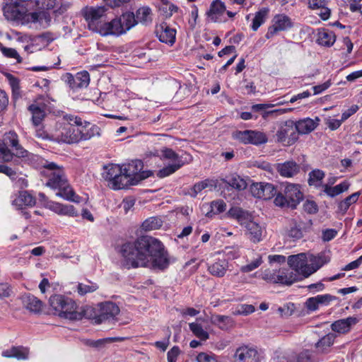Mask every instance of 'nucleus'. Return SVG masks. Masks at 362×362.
Wrapping results in <instances>:
<instances>
[{
    "instance_id": "6",
    "label": "nucleus",
    "mask_w": 362,
    "mask_h": 362,
    "mask_svg": "<svg viewBox=\"0 0 362 362\" xmlns=\"http://www.w3.org/2000/svg\"><path fill=\"white\" fill-rule=\"evenodd\" d=\"M49 303L54 311V315L61 318L79 320L83 317L82 313L77 310L76 303L69 297L55 294L50 296Z\"/></svg>"
},
{
    "instance_id": "42",
    "label": "nucleus",
    "mask_w": 362,
    "mask_h": 362,
    "mask_svg": "<svg viewBox=\"0 0 362 362\" xmlns=\"http://www.w3.org/2000/svg\"><path fill=\"white\" fill-rule=\"evenodd\" d=\"M98 288V285L96 283L86 281L78 283L77 286V292L81 296H84L86 293L95 291Z\"/></svg>"
},
{
    "instance_id": "51",
    "label": "nucleus",
    "mask_w": 362,
    "mask_h": 362,
    "mask_svg": "<svg viewBox=\"0 0 362 362\" xmlns=\"http://www.w3.org/2000/svg\"><path fill=\"white\" fill-rule=\"evenodd\" d=\"M255 310V308L252 305L241 304L236 308V309L233 312V313L235 315H247L249 314L254 313Z\"/></svg>"
},
{
    "instance_id": "9",
    "label": "nucleus",
    "mask_w": 362,
    "mask_h": 362,
    "mask_svg": "<svg viewBox=\"0 0 362 362\" xmlns=\"http://www.w3.org/2000/svg\"><path fill=\"white\" fill-rule=\"evenodd\" d=\"M151 155L159 157L163 160H168L171 162L157 172L156 175L159 178H164L173 174L185 165L182 158L172 148L163 147L160 150L151 151Z\"/></svg>"
},
{
    "instance_id": "22",
    "label": "nucleus",
    "mask_w": 362,
    "mask_h": 362,
    "mask_svg": "<svg viewBox=\"0 0 362 362\" xmlns=\"http://www.w3.org/2000/svg\"><path fill=\"white\" fill-rule=\"evenodd\" d=\"M336 41V35L334 33L326 28L318 29L317 34V42L318 45L330 47Z\"/></svg>"
},
{
    "instance_id": "43",
    "label": "nucleus",
    "mask_w": 362,
    "mask_h": 362,
    "mask_svg": "<svg viewBox=\"0 0 362 362\" xmlns=\"http://www.w3.org/2000/svg\"><path fill=\"white\" fill-rule=\"evenodd\" d=\"M249 138L250 144L254 145H260L267 141L266 134L259 131L250 130Z\"/></svg>"
},
{
    "instance_id": "21",
    "label": "nucleus",
    "mask_w": 362,
    "mask_h": 362,
    "mask_svg": "<svg viewBox=\"0 0 362 362\" xmlns=\"http://www.w3.org/2000/svg\"><path fill=\"white\" fill-rule=\"evenodd\" d=\"M226 11L225 4L221 0H214L210 5L209 10L206 12L208 18L212 22L221 21V17Z\"/></svg>"
},
{
    "instance_id": "12",
    "label": "nucleus",
    "mask_w": 362,
    "mask_h": 362,
    "mask_svg": "<svg viewBox=\"0 0 362 362\" xmlns=\"http://www.w3.org/2000/svg\"><path fill=\"white\" fill-rule=\"evenodd\" d=\"M277 141L286 146L293 144L298 139V134L293 120L286 121L276 132Z\"/></svg>"
},
{
    "instance_id": "54",
    "label": "nucleus",
    "mask_w": 362,
    "mask_h": 362,
    "mask_svg": "<svg viewBox=\"0 0 362 362\" xmlns=\"http://www.w3.org/2000/svg\"><path fill=\"white\" fill-rule=\"evenodd\" d=\"M249 134L250 130L235 131L233 133V138L243 144H250Z\"/></svg>"
},
{
    "instance_id": "30",
    "label": "nucleus",
    "mask_w": 362,
    "mask_h": 362,
    "mask_svg": "<svg viewBox=\"0 0 362 362\" xmlns=\"http://www.w3.org/2000/svg\"><path fill=\"white\" fill-rule=\"evenodd\" d=\"M80 131L79 141L90 140L95 136H100V128L95 124H89L86 129L78 127Z\"/></svg>"
},
{
    "instance_id": "37",
    "label": "nucleus",
    "mask_w": 362,
    "mask_h": 362,
    "mask_svg": "<svg viewBox=\"0 0 362 362\" xmlns=\"http://www.w3.org/2000/svg\"><path fill=\"white\" fill-rule=\"evenodd\" d=\"M361 192H356L345 198L343 201L339 203L338 210L341 214H344L349 209V206L358 201Z\"/></svg>"
},
{
    "instance_id": "48",
    "label": "nucleus",
    "mask_w": 362,
    "mask_h": 362,
    "mask_svg": "<svg viewBox=\"0 0 362 362\" xmlns=\"http://www.w3.org/2000/svg\"><path fill=\"white\" fill-rule=\"evenodd\" d=\"M334 338V334L332 333L324 336L316 344L317 348L321 349L322 351H325L327 347L333 344Z\"/></svg>"
},
{
    "instance_id": "19",
    "label": "nucleus",
    "mask_w": 362,
    "mask_h": 362,
    "mask_svg": "<svg viewBox=\"0 0 362 362\" xmlns=\"http://www.w3.org/2000/svg\"><path fill=\"white\" fill-rule=\"evenodd\" d=\"M308 271L317 272L330 261V257L322 252L317 255L308 253Z\"/></svg>"
},
{
    "instance_id": "25",
    "label": "nucleus",
    "mask_w": 362,
    "mask_h": 362,
    "mask_svg": "<svg viewBox=\"0 0 362 362\" xmlns=\"http://www.w3.org/2000/svg\"><path fill=\"white\" fill-rule=\"evenodd\" d=\"M23 307L33 313H39L42 308V302L37 297L30 293L23 295L21 297Z\"/></svg>"
},
{
    "instance_id": "15",
    "label": "nucleus",
    "mask_w": 362,
    "mask_h": 362,
    "mask_svg": "<svg viewBox=\"0 0 362 362\" xmlns=\"http://www.w3.org/2000/svg\"><path fill=\"white\" fill-rule=\"evenodd\" d=\"M240 362H259L257 349L251 346L242 345L238 347L234 355Z\"/></svg>"
},
{
    "instance_id": "18",
    "label": "nucleus",
    "mask_w": 362,
    "mask_h": 362,
    "mask_svg": "<svg viewBox=\"0 0 362 362\" xmlns=\"http://www.w3.org/2000/svg\"><path fill=\"white\" fill-rule=\"evenodd\" d=\"M68 83L74 90L87 88L90 83V75L86 71L77 73L75 76L67 74Z\"/></svg>"
},
{
    "instance_id": "35",
    "label": "nucleus",
    "mask_w": 362,
    "mask_h": 362,
    "mask_svg": "<svg viewBox=\"0 0 362 362\" xmlns=\"http://www.w3.org/2000/svg\"><path fill=\"white\" fill-rule=\"evenodd\" d=\"M269 11L267 8H262L255 13L251 25L252 30L257 31L258 28L265 23L268 17Z\"/></svg>"
},
{
    "instance_id": "41",
    "label": "nucleus",
    "mask_w": 362,
    "mask_h": 362,
    "mask_svg": "<svg viewBox=\"0 0 362 362\" xmlns=\"http://www.w3.org/2000/svg\"><path fill=\"white\" fill-rule=\"evenodd\" d=\"M163 225V221L158 217H150L145 220L142 225V229L148 231L160 228Z\"/></svg>"
},
{
    "instance_id": "24",
    "label": "nucleus",
    "mask_w": 362,
    "mask_h": 362,
    "mask_svg": "<svg viewBox=\"0 0 362 362\" xmlns=\"http://www.w3.org/2000/svg\"><path fill=\"white\" fill-rule=\"evenodd\" d=\"M319 121L318 117L315 119L307 117L295 122L298 134H305L311 132L317 127Z\"/></svg>"
},
{
    "instance_id": "57",
    "label": "nucleus",
    "mask_w": 362,
    "mask_h": 362,
    "mask_svg": "<svg viewBox=\"0 0 362 362\" xmlns=\"http://www.w3.org/2000/svg\"><path fill=\"white\" fill-rule=\"evenodd\" d=\"M182 351L177 346H174L167 353L168 362H177L179 356L181 354Z\"/></svg>"
},
{
    "instance_id": "62",
    "label": "nucleus",
    "mask_w": 362,
    "mask_h": 362,
    "mask_svg": "<svg viewBox=\"0 0 362 362\" xmlns=\"http://www.w3.org/2000/svg\"><path fill=\"white\" fill-rule=\"evenodd\" d=\"M0 173L6 175L11 180H16L18 177V173L15 170L3 164H0Z\"/></svg>"
},
{
    "instance_id": "40",
    "label": "nucleus",
    "mask_w": 362,
    "mask_h": 362,
    "mask_svg": "<svg viewBox=\"0 0 362 362\" xmlns=\"http://www.w3.org/2000/svg\"><path fill=\"white\" fill-rule=\"evenodd\" d=\"M189 327L193 334L201 341H206L209 339V333L203 329L200 324L192 322L189 324Z\"/></svg>"
},
{
    "instance_id": "1",
    "label": "nucleus",
    "mask_w": 362,
    "mask_h": 362,
    "mask_svg": "<svg viewBox=\"0 0 362 362\" xmlns=\"http://www.w3.org/2000/svg\"><path fill=\"white\" fill-rule=\"evenodd\" d=\"M120 253L127 259L128 269L165 270L173 262L163 243L149 235H141L134 242L124 243Z\"/></svg>"
},
{
    "instance_id": "23",
    "label": "nucleus",
    "mask_w": 362,
    "mask_h": 362,
    "mask_svg": "<svg viewBox=\"0 0 362 362\" xmlns=\"http://www.w3.org/2000/svg\"><path fill=\"white\" fill-rule=\"evenodd\" d=\"M358 319L355 317H349L344 319L339 320L334 322L332 325V329L338 333L348 332L351 326L358 322Z\"/></svg>"
},
{
    "instance_id": "16",
    "label": "nucleus",
    "mask_w": 362,
    "mask_h": 362,
    "mask_svg": "<svg viewBox=\"0 0 362 362\" xmlns=\"http://www.w3.org/2000/svg\"><path fill=\"white\" fill-rule=\"evenodd\" d=\"M45 206L60 216L77 217L78 213L73 205L63 204L56 202H47Z\"/></svg>"
},
{
    "instance_id": "59",
    "label": "nucleus",
    "mask_w": 362,
    "mask_h": 362,
    "mask_svg": "<svg viewBox=\"0 0 362 362\" xmlns=\"http://www.w3.org/2000/svg\"><path fill=\"white\" fill-rule=\"evenodd\" d=\"M305 305L309 311L317 310L320 305L317 296L308 298Z\"/></svg>"
},
{
    "instance_id": "26",
    "label": "nucleus",
    "mask_w": 362,
    "mask_h": 362,
    "mask_svg": "<svg viewBox=\"0 0 362 362\" xmlns=\"http://www.w3.org/2000/svg\"><path fill=\"white\" fill-rule=\"evenodd\" d=\"M35 204V198L27 191L19 192L17 197L13 201V205L18 209L23 206H33Z\"/></svg>"
},
{
    "instance_id": "46",
    "label": "nucleus",
    "mask_w": 362,
    "mask_h": 362,
    "mask_svg": "<svg viewBox=\"0 0 362 362\" xmlns=\"http://www.w3.org/2000/svg\"><path fill=\"white\" fill-rule=\"evenodd\" d=\"M16 156V151L0 142V162H9Z\"/></svg>"
},
{
    "instance_id": "44",
    "label": "nucleus",
    "mask_w": 362,
    "mask_h": 362,
    "mask_svg": "<svg viewBox=\"0 0 362 362\" xmlns=\"http://www.w3.org/2000/svg\"><path fill=\"white\" fill-rule=\"evenodd\" d=\"M214 186V183L213 180H204L203 181L196 183L191 189V192L189 194L191 197H195L203 189L208 187H212Z\"/></svg>"
},
{
    "instance_id": "10",
    "label": "nucleus",
    "mask_w": 362,
    "mask_h": 362,
    "mask_svg": "<svg viewBox=\"0 0 362 362\" xmlns=\"http://www.w3.org/2000/svg\"><path fill=\"white\" fill-rule=\"evenodd\" d=\"M313 273H259L258 276L269 283L291 285L296 281L308 278Z\"/></svg>"
},
{
    "instance_id": "4",
    "label": "nucleus",
    "mask_w": 362,
    "mask_h": 362,
    "mask_svg": "<svg viewBox=\"0 0 362 362\" xmlns=\"http://www.w3.org/2000/svg\"><path fill=\"white\" fill-rule=\"evenodd\" d=\"M64 122H59L51 133V140L57 143L73 144L79 142L80 131L78 127L86 128L90 122L83 121L76 115L66 114L64 115Z\"/></svg>"
},
{
    "instance_id": "31",
    "label": "nucleus",
    "mask_w": 362,
    "mask_h": 362,
    "mask_svg": "<svg viewBox=\"0 0 362 362\" xmlns=\"http://www.w3.org/2000/svg\"><path fill=\"white\" fill-rule=\"evenodd\" d=\"M228 216L237 220L242 226L250 221V214L240 207H232L228 212Z\"/></svg>"
},
{
    "instance_id": "53",
    "label": "nucleus",
    "mask_w": 362,
    "mask_h": 362,
    "mask_svg": "<svg viewBox=\"0 0 362 362\" xmlns=\"http://www.w3.org/2000/svg\"><path fill=\"white\" fill-rule=\"evenodd\" d=\"M295 310V305L293 303H286L283 306L278 308L277 311L280 316L282 317H288L291 316Z\"/></svg>"
},
{
    "instance_id": "29",
    "label": "nucleus",
    "mask_w": 362,
    "mask_h": 362,
    "mask_svg": "<svg viewBox=\"0 0 362 362\" xmlns=\"http://www.w3.org/2000/svg\"><path fill=\"white\" fill-rule=\"evenodd\" d=\"M249 238L254 243H258L262 240V228L257 223L250 221L245 226Z\"/></svg>"
},
{
    "instance_id": "8",
    "label": "nucleus",
    "mask_w": 362,
    "mask_h": 362,
    "mask_svg": "<svg viewBox=\"0 0 362 362\" xmlns=\"http://www.w3.org/2000/svg\"><path fill=\"white\" fill-rule=\"evenodd\" d=\"M284 194L279 193L274 198V203L281 208L296 209L303 199V194L300 185L286 182L283 185Z\"/></svg>"
},
{
    "instance_id": "64",
    "label": "nucleus",
    "mask_w": 362,
    "mask_h": 362,
    "mask_svg": "<svg viewBox=\"0 0 362 362\" xmlns=\"http://www.w3.org/2000/svg\"><path fill=\"white\" fill-rule=\"evenodd\" d=\"M263 183L264 182H258L251 185L250 190L254 197L262 199V189H263Z\"/></svg>"
},
{
    "instance_id": "61",
    "label": "nucleus",
    "mask_w": 362,
    "mask_h": 362,
    "mask_svg": "<svg viewBox=\"0 0 362 362\" xmlns=\"http://www.w3.org/2000/svg\"><path fill=\"white\" fill-rule=\"evenodd\" d=\"M344 121L341 118V119H337L334 118H327L325 119V124L331 129L336 130L342 124Z\"/></svg>"
},
{
    "instance_id": "2",
    "label": "nucleus",
    "mask_w": 362,
    "mask_h": 362,
    "mask_svg": "<svg viewBox=\"0 0 362 362\" xmlns=\"http://www.w3.org/2000/svg\"><path fill=\"white\" fill-rule=\"evenodd\" d=\"M1 143L8 148L11 147L13 151H16V157L28 158L37 162V167L42 168L40 174L47 178L46 185L57 191L56 196L75 203L81 202V197L75 193L69 185L63 168L39 156L29 153L20 145L18 136L15 132L10 131L6 133Z\"/></svg>"
},
{
    "instance_id": "28",
    "label": "nucleus",
    "mask_w": 362,
    "mask_h": 362,
    "mask_svg": "<svg viewBox=\"0 0 362 362\" xmlns=\"http://www.w3.org/2000/svg\"><path fill=\"white\" fill-rule=\"evenodd\" d=\"M29 350L23 346H13L2 352V356L6 358H15L18 360H25L28 358Z\"/></svg>"
},
{
    "instance_id": "52",
    "label": "nucleus",
    "mask_w": 362,
    "mask_h": 362,
    "mask_svg": "<svg viewBox=\"0 0 362 362\" xmlns=\"http://www.w3.org/2000/svg\"><path fill=\"white\" fill-rule=\"evenodd\" d=\"M196 361L197 362H220L217 356L211 352H200L197 354Z\"/></svg>"
},
{
    "instance_id": "45",
    "label": "nucleus",
    "mask_w": 362,
    "mask_h": 362,
    "mask_svg": "<svg viewBox=\"0 0 362 362\" xmlns=\"http://www.w3.org/2000/svg\"><path fill=\"white\" fill-rule=\"evenodd\" d=\"M325 177V173L320 170H314L309 173L308 183L310 185L319 187Z\"/></svg>"
},
{
    "instance_id": "47",
    "label": "nucleus",
    "mask_w": 362,
    "mask_h": 362,
    "mask_svg": "<svg viewBox=\"0 0 362 362\" xmlns=\"http://www.w3.org/2000/svg\"><path fill=\"white\" fill-rule=\"evenodd\" d=\"M6 76L11 88L13 97L18 98L20 96V81L18 78L11 74H6Z\"/></svg>"
},
{
    "instance_id": "50",
    "label": "nucleus",
    "mask_w": 362,
    "mask_h": 362,
    "mask_svg": "<svg viewBox=\"0 0 362 362\" xmlns=\"http://www.w3.org/2000/svg\"><path fill=\"white\" fill-rule=\"evenodd\" d=\"M0 50L5 57L15 59L18 62H21V58L15 49L6 47L0 42Z\"/></svg>"
},
{
    "instance_id": "27",
    "label": "nucleus",
    "mask_w": 362,
    "mask_h": 362,
    "mask_svg": "<svg viewBox=\"0 0 362 362\" xmlns=\"http://www.w3.org/2000/svg\"><path fill=\"white\" fill-rule=\"evenodd\" d=\"M277 170L279 174L285 177H291L299 171V167L294 161H286L277 165Z\"/></svg>"
},
{
    "instance_id": "49",
    "label": "nucleus",
    "mask_w": 362,
    "mask_h": 362,
    "mask_svg": "<svg viewBox=\"0 0 362 362\" xmlns=\"http://www.w3.org/2000/svg\"><path fill=\"white\" fill-rule=\"evenodd\" d=\"M262 199H269L276 194V188L272 183L264 182Z\"/></svg>"
},
{
    "instance_id": "39",
    "label": "nucleus",
    "mask_w": 362,
    "mask_h": 362,
    "mask_svg": "<svg viewBox=\"0 0 362 362\" xmlns=\"http://www.w3.org/2000/svg\"><path fill=\"white\" fill-rule=\"evenodd\" d=\"M135 18L138 23H141L144 24H147L150 22H151V11L148 7H141L139 8L136 12Z\"/></svg>"
},
{
    "instance_id": "55",
    "label": "nucleus",
    "mask_w": 362,
    "mask_h": 362,
    "mask_svg": "<svg viewBox=\"0 0 362 362\" xmlns=\"http://www.w3.org/2000/svg\"><path fill=\"white\" fill-rule=\"evenodd\" d=\"M171 336V331L169 328L165 330V338L162 341H157L155 342L154 346L158 349L165 351L170 344V338Z\"/></svg>"
},
{
    "instance_id": "11",
    "label": "nucleus",
    "mask_w": 362,
    "mask_h": 362,
    "mask_svg": "<svg viewBox=\"0 0 362 362\" xmlns=\"http://www.w3.org/2000/svg\"><path fill=\"white\" fill-rule=\"evenodd\" d=\"M137 23L135 16L132 12H127L119 18L110 21L109 35H120L125 33Z\"/></svg>"
},
{
    "instance_id": "38",
    "label": "nucleus",
    "mask_w": 362,
    "mask_h": 362,
    "mask_svg": "<svg viewBox=\"0 0 362 362\" xmlns=\"http://www.w3.org/2000/svg\"><path fill=\"white\" fill-rule=\"evenodd\" d=\"M349 184L347 182H343L334 187H329L327 185H324V192L329 196L334 197L346 190H348Z\"/></svg>"
},
{
    "instance_id": "20",
    "label": "nucleus",
    "mask_w": 362,
    "mask_h": 362,
    "mask_svg": "<svg viewBox=\"0 0 362 362\" xmlns=\"http://www.w3.org/2000/svg\"><path fill=\"white\" fill-rule=\"evenodd\" d=\"M308 258V253L301 252L288 256L287 263L294 272H307Z\"/></svg>"
},
{
    "instance_id": "36",
    "label": "nucleus",
    "mask_w": 362,
    "mask_h": 362,
    "mask_svg": "<svg viewBox=\"0 0 362 362\" xmlns=\"http://www.w3.org/2000/svg\"><path fill=\"white\" fill-rule=\"evenodd\" d=\"M225 182L231 187L240 191L245 189L247 186L246 180L235 174L227 177Z\"/></svg>"
},
{
    "instance_id": "3",
    "label": "nucleus",
    "mask_w": 362,
    "mask_h": 362,
    "mask_svg": "<svg viewBox=\"0 0 362 362\" xmlns=\"http://www.w3.org/2000/svg\"><path fill=\"white\" fill-rule=\"evenodd\" d=\"M3 13L8 21L37 23L41 28H46L50 25L51 17L48 12L40 11L28 13L27 8L19 4L17 0L15 2H6L3 6Z\"/></svg>"
},
{
    "instance_id": "7",
    "label": "nucleus",
    "mask_w": 362,
    "mask_h": 362,
    "mask_svg": "<svg viewBox=\"0 0 362 362\" xmlns=\"http://www.w3.org/2000/svg\"><path fill=\"white\" fill-rule=\"evenodd\" d=\"M106 8L104 6H87L82 11L89 29L103 36L109 35L110 29V22H105L103 20Z\"/></svg>"
},
{
    "instance_id": "58",
    "label": "nucleus",
    "mask_w": 362,
    "mask_h": 362,
    "mask_svg": "<svg viewBox=\"0 0 362 362\" xmlns=\"http://www.w3.org/2000/svg\"><path fill=\"white\" fill-rule=\"evenodd\" d=\"M13 293L12 288L7 283L0 284V299L8 298Z\"/></svg>"
},
{
    "instance_id": "56",
    "label": "nucleus",
    "mask_w": 362,
    "mask_h": 362,
    "mask_svg": "<svg viewBox=\"0 0 362 362\" xmlns=\"http://www.w3.org/2000/svg\"><path fill=\"white\" fill-rule=\"evenodd\" d=\"M211 212L214 214H218L224 211L226 209V204L223 200L213 201L211 203Z\"/></svg>"
},
{
    "instance_id": "5",
    "label": "nucleus",
    "mask_w": 362,
    "mask_h": 362,
    "mask_svg": "<svg viewBox=\"0 0 362 362\" xmlns=\"http://www.w3.org/2000/svg\"><path fill=\"white\" fill-rule=\"evenodd\" d=\"M143 163L141 160H134L125 165L122 173L117 176L109 187L115 190L128 188L129 186L136 185L141 180L151 175L149 171H142Z\"/></svg>"
},
{
    "instance_id": "34",
    "label": "nucleus",
    "mask_w": 362,
    "mask_h": 362,
    "mask_svg": "<svg viewBox=\"0 0 362 362\" xmlns=\"http://www.w3.org/2000/svg\"><path fill=\"white\" fill-rule=\"evenodd\" d=\"M211 322L221 329H227L233 326V321L229 316L221 315H212Z\"/></svg>"
},
{
    "instance_id": "33",
    "label": "nucleus",
    "mask_w": 362,
    "mask_h": 362,
    "mask_svg": "<svg viewBox=\"0 0 362 362\" xmlns=\"http://www.w3.org/2000/svg\"><path fill=\"white\" fill-rule=\"evenodd\" d=\"M29 111L32 114V121L35 126H38L45 117V106H40L37 104H32L28 107Z\"/></svg>"
},
{
    "instance_id": "60",
    "label": "nucleus",
    "mask_w": 362,
    "mask_h": 362,
    "mask_svg": "<svg viewBox=\"0 0 362 362\" xmlns=\"http://www.w3.org/2000/svg\"><path fill=\"white\" fill-rule=\"evenodd\" d=\"M320 305H328L332 301L337 300V297L330 294H323L317 296Z\"/></svg>"
},
{
    "instance_id": "13",
    "label": "nucleus",
    "mask_w": 362,
    "mask_h": 362,
    "mask_svg": "<svg viewBox=\"0 0 362 362\" xmlns=\"http://www.w3.org/2000/svg\"><path fill=\"white\" fill-rule=\"evenodd\" d=\"M99 308V313L95 317V322L98 324L115 320L120 312L117 304L110 301L100 303Z\"/></svg>"
},
{
    "instance_id": "14",
    "label": "nucleus",
    "mask_w": 362,
    "mask_h": 362,
    "mask_svg": "<svg viewBox=\"0 0 362 362\" xmlns=\"http://www.w3.org/2000/svg\"><path fill=\"white\" fill-rule=\"evenodd\" d=\"M293 24L289 17L284 14L276 15L272 19V24L268 28L265 37L267 39L273 37L279 31L286 30Z\"/></svg>"
},
{
    "instance_id": "63",
    "label": "nucleus",
    "mask_w": 362,
    "mask_h": 362,
    "mask_svg": "<svg viewBox=\"0 0 362 362\" xmlns=\"http://www.w3.org/2000/svg\"><path fill=\"white\" fill-rule=\"evenodd\" d=\"M337 235V231L335 229H326L322 233V239L324 242H328L334 239Z\"/></svg>"
},
{
    "instance_id": "17",
    "label": "nucleus",
    "mask_w": 362,
    "mask_h": 362,
    "mask_svg": "<svg viewBox=\"0 0 362 362\" xmlns=\"http://www.w3.org/2000/svg\"><path fill=\"white\" fill-rule=\"evenodd\" d=\"M156 33L162 42L173 45L175 42L176 30L170 28L166 23H162L157 25Z\"/></svg>"
},
{
    "instance_id": "32",
    "label": "nucleus",
    "mask_w": 362,
    "mask_h": 362,
    "mask_svg": "<svg viewBox=\"0 0 362 362\" xmlns=\"http://www.w3.org/2000/svg\"><path fill=\"white\" fill-rule=\"evenodd\" d=\"M123 168L117 164H108L103 167V177L108 182V185L115 179V177L119 175L122 172Z\"/></svg>"
}]
</instances>
